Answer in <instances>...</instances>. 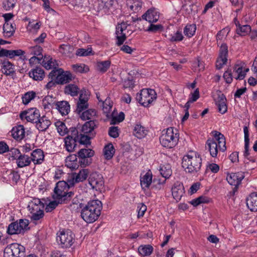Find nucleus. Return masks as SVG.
Wrapping results in <instances>:
<instances>
[{
    "instance_id": "f257e3e1",
    "label": "nucleus",
    "mask_w": 257,
    "mask_h": 257,
    "mask_svg": "<svg viewBox=\"0 0 257 257\" xmlns=\"http://www.w3.org/2000/svg\"><path fill=\"white\" fill-rule=\"evenodd\" d=\"M102 208V205L100 201L91 200L81 209V216L86 223H93L100 216Z\"/></svg>"
},
{
    "instance_id": "f03ea898",
    "label": "nucleus",
    "mask_w": 257,
    "mask_h": 257,
    "mask_svg": "<svg viewBox=\"0 0 257 257\" xmlns=\"http://www.w3.org/2000/svg\"><path fill=\"white\" fill-rule=\"evenodd\" d=\"M182 161V166L186 173L195 175L200 171L202 159L197 153L190 152L184 156Z\"/></svg>"
},
{
    "instance_id": "7ed1b4c3",
    "label": "nucleus",
    "mask_w": 257,
    "mask_h": 257,
    "mask_svg": "<svg viewBox=\"0 0 257 257\" xmlns=\"http://www.w3.org/2000/svg\"><path fill=\"white\" fill-rule=\"evenodd\" d=\"M213 138L209 139L206 142V148L213 158H216L218 151L224 152L226 150L224 136L217 131L212 132Z\"/></svg>"
},
{
    "instance_id": "20e7f679",
    "label": "nucleus",
    "mask_w": 257,
    "mask_h": 257,
    "mask_svg": "<svg viewBox=\"0 0 257 257\" xmlns=\"http://www.w3.org/2000/svg\"><path fill=\"white\" fill-rule=\"evenodd\" d=\"M179 135L177 130L173 127L164 130L160 137V142L162 146L165 148H172L178 143Z\"/></svg>"
},
{
    "instance_id": "39448f33",
    "label": "nucleus",
    "mask_w": 257,
    "mask_h": 257,
    "mask_svg": "<svg viewBox=\"0 0 257 257\" xmlns=\"http://www.w3.org/2000/svg\"><path fill=\"white\" fill-rule=\"evenodd\" d=\"M44 207V204L38 198H34L29 202L28 209L31 214L32 221H38L43 217Z\"/></svg>"
},
{
    "instance_id": "423d86ee",
    "label": "nucleus",
    "mask_w": 257,
    "mask_h": 257,
    "mask_svg": "<svg viewBox=\"0 0 257 257\" xmlns=\"http://www.w3.org/2000/svg\"><path fill=\"white\" fill-rule=\"evenodd\" d=\"M157 98V93L153 89H143L137 94L136 99L145 107L149 106Z\"/></svg>"
},
{
    "instance_id": "0eeeda50",
    "label": "nucleus",
    "mask_w": 257,
    "mask_h": 257,
    "mask_svg": "<svg viewBox=\"0 0 257 257\" xmlns=\"http://www.w3.org/2000/svg\"><path fill=\"white\" fill-rule=\"evenodd\" d=\"M57 235V241L63 248L69 247L74 243V234L70 230L60 231Z\"/></svg>"
},
{
    "instance_id": "6e6552de",
    "label": "nucleus",
    "mask_w": 257,
    "mask_h": 257,
    "mask_svg": "<svg viewBox=\"0 0 257 257\" xmlns=\"http://www.w3.org/2000/svg\"><path fill=\"white\" fill-rule=\"evenodd\" d=\"M29 224L27 219H20L12 222L9 225L7 232L10 235L23 233L28 228Z\"/></svg>"
},
{
    "instance_id": "1a4fd4ad",
    "label": "nucleus",
    "mask_w": 257,
    "mask_h": 257,
    "mask_svg": "<svg viewBox=\"0 0 257 257\" xmlns=\"http://www.w3.org/2000/svg\"><path fill=\"white\" fill-rule=\"evenodd\" d=\"M56 76V82L58 84H63L69 82L73 79V76L69 71H64L62 69L52 70L49 74L52 79Z\"/></svg>"
},
{
    "instance_id": "9d476101",
    "label": "nucleus",
    "mask_w": 257,
    "mask_h": 257,
    "mask_svg": "<svg viewBox=\"0 0 257 257\" xmlns=\"http://www.w3.org/2000/svg\"><path fill=\"white\" fill-rule=\"evenodd\" d=\"M25 248L24 246L14 243L6 247L4 250V257H23L25 254Z\"/></svg>"
},
{
    "instance_id": "9b49d317",
    "label": "nucleus",
    "mask_w": 257,
    "mask_h": 257,
    "mask_svg": "<svg viewBox=\"0 0 257 257\" xmlns=\"http://www.w3.org/2000/svg\"><path fill=\"white\" fill-rule=\"evenodd\" d=\"M78 130L75 128H71V133L65 139V147L69 152L74 151L77 145Z\"/></svg>"
},
{
    "instance_id": "f8f14e48",
    "label": "nucleus",
    "mask_w": 257,
    "mask_h": 257,
    "mask_svg": "<svg viewBox=\"0 0 257 257\" xmlns=\"http://www.w3.org/2000/svg\"><path fill=\"white\" fill-rule=\"evenodd\" d=\"M68 185L65 181H59L54 189L55 198L58 200V203H62L66 201L67 197Z\"/></svg>"
},
{
    "instance_id": "ddd939ff",
    "label": "nucleus",
    "mask_w": 257,
    "mask_h": 257,
    "mask_svg": "<svg viewBox=\"0 0 257 257\" xmlns=\"http://www.w3.org/2000/svg\"><path fill=\"white\" fill-rule=\"evenodd\" d=\"M89 96L88 90L83 89L80 91L79 100L77 103L76 111L78 113H79L88 108Z\"/></svg>"
},
{
    "instance_id": "4468645a",
    "label": "nucleus",
    "mask_w": 257,
    "mask_h": 257,
    "mask_svg": "<svg viewBox=\"0 0 257 257\" xmlns=\"http://www.w3.org/2000/svg\"><path fill=\"white\" fill-rule=\"evenodd\" d=\"M79 158V163L82 167L89 165L91 163V157L93 156L94 152L90 149H81L78 153Z\"/></svg>"
},
{
    "instance_id": "2eb2a0df",
    "label": "nucleus",
    "mask_w": 257,
    "mask_h": 257,
    "mask_svg": "<svg viewBox=\"0 0 257 257\" xmlns=\"http://www.w3.org/2000/svg\"><path fill=\"white\" fill-rule=\"evenodd\" d=\"M89 185L92 189L101 191L104 187V181L102 176L97 173H92L88 179Z\"/></svg>"
},
{
    "instance_id": "dca6fc26",
    "label": "nucleus",
    "mask_w": 257,
    "mask_h": 257,
    "mask_svg": "<svg viewBox=\"0 0 257 257\" xmlns=\"http://www.w3.org/2000/svg\"><path fill=\"white\" fill-rule=\"evenodd\" d=\"M228 47L225 44L221 45L219 51V56L216 62V67L220 69L226 64L227 61Z\"/></svg>"
},
{
    "instance_id": "f3484780",
    "label": "nucleus",
    "mask_w": 257,
    "mask_h": 257,
    "mask_svg": "<svg viewBox=\"0 0 257 257\" xmlns=\"http://www.w3.org/2000/svg\"><path fill=\"white\" fill-rule=\"evenodd\" d=\"M40 116L39 111L36 108H31L20 114V117L22 119H26L28 121L33 123H36Z\"/></svg>"
},
{
    "instance_id": "a211bd4d",
    "label": "nucleus",
    "mask_w": 257,
    "mask_h": 257,
    "mask_svg": "<svg viewBox=\"0 0 257 257\" xmlns=\"http://www.w3.org/2000/svg\"><path fill=\"white\" fill-rule=\"evenodd\" d=\"M128 24L125 22H122L116 27V44L120 46L123 44L126 40V34L124 32L126 30Z\"/></svg>"
},
{
    "instance_id": "6ab92c4d",
    "label": "nucleus",
    "mask_w": 257,
    "mask_h": 257,
    "mask_svg": "<svg viewBox=\"0 0 257 257\" xmlns=\"http://www.w3.org/2000/svg\"><path fill=\"white\" fill-rule=\"evenodd\" d=\"M25 52L21 49L17 50H7L3 48L0 49V57H7L13 59L17 56H20V58L25 60L26 56L24 55Z\"/></svg>"
},
{
    "instance_id": "aec40b11",
    "label": "nucleus",
    "mask_w": 257,
    "mask_h": 257,
    "mask_svg": "<svg viewBox=\"0 0 257 257\" xmlns=\"http://www.w3.org/2000/svg\"><path fill=\"white\" fill-rule=\"evenodd\" d=\"M244 177L243 172L231 173L227 175L226 180L230 185L236 187L240 184Z\"/></svg>"
},
{
    "instance_id": "412c9836",
    "label": "nucleus",
    "mask_w": 257,
    "mask_h": 257,
    "mask_svg": "<svg viewBox=\"0 0 257 257\" xmlns=\"http://www.w3.org/2000/svg\"><path fill=\"white\" fill-rule=\"evenodd\" d=\"M242 63L236 64L233 67V77L236 79L242 80L249 69L243 67Z\"/></svg>"
},
{
    "instance_id": "4be33fe9",
    "label": "nucleus",
    "mask_w": 257,
    "mask_h": 257,
    "mask_svg": "<svg viewBox=\"0 0 257 257\" xmlns=\"http://www.w3.org/2000/svg\"><path fill=\"white\" fill-rule=\"evenodd\" d=\"M184 193V188L182 183L179 182H175L172 188V194L173 198L177 201L181 200Z\"/></svg>"
},
{
    "instance_id": "5701e85b",
    "label": "nucleus",
    "mask_w": 257,
    "mask_h": 257,
    "mask_svg": "<svg viewBox=\"0 0 257 257\" xmlns=\"http://www.w3.org/2000/svg\"><path fill=\"white\" fill-rule=\"evenodd\" d=\"M2 72L9 76H13L15 73L14 65L7 60H4L1 62Z\"/></svg>"
},
{
    "instance_id": "b1692460",
    "label": "nucleus",
    "mask_w": 257,
    "mask_h": 257,
    "mask_svg": "<svg viewBox=\"0 0 257 257\" xmlns=\"http://www.w3.org/2000/svg\"><path fill=\"white\" fill-rule=\"evenodd\" d=\"M88 174L89 171L87 169H82L79 171V173L73 174L69 182L70 185H73L75 183L82 182L87 178Z\"/></svg>"
},
{
    "instance_id": "393cba45",
    "label": "nucleus",
    "mask_w": 257,
    "mask_h": 257,
    "mask_svg": "<svg viewBox=\"0 0 257 257\" xmlns=\"http://www.w3.org/2000/svg\"><path fill=\"white\" fill-rule=\"evenodd\" d=\"M215 102L217 106L218 110L220 113L224 114L227 111L226 99L224 94H218L217 97L215 98Z\"/></svg>"
},
{
    "instance_id": "a878e982",
    "label": "nucleus",
    "mask_w": 257,
    "mask_h": 257,
    "mask_svg": "<svg viewBox=\"0 0 257 257\" xmlns=\"http://www.w3.org/2000/svg\"><path fill=\"white\" fill-rule=\"evenodd\" d=\"M143 19L150 23H156L159 19V13L155 9H150L142 16Z\"/></svg>"
},
{
    "instance_id": "bb28decb",
    "label": "nucleus",
    "mask_w": 257,
    "mask_h": 257,
    "mask_svg": "<svg viewBox=\"0 0 257 257\" xmlns=\"http://www.w3.org/2000/svg\"><path fill=\"white\" fill-rule=\"evenodd\" d=\"M44 152L41 149H36L31 154V159L35 165L41 164L44 160Z\"/></svg>"
},
{
    "instance_id": "cd10ccee",
    "label": "nucleus",
    "mask_w": 257,
    "mask_h": 257,
    "mask_svg": "<svg viewBox=\"0 0 257 257\" xmlns=\"http://www.w3.org/2000/svg\"><path fill=\"white\" fill-rule=\"evenodd\" d=\"M234 22L236 27V32L238 35L240 36H246L251 31V27L248 25H241L237 19H234Z\"/></svg>"
},
{
    "instance_id": "c85d7f7f",
    "label": "nucleus",
    "mask_w": 257,
    "mask_h": 257,
    "mask_svg": "<svg viewBox=\"0 0 257 257\" xmlns=\"http://www.w3.org/2000/svg\"><path fill=\"white\" fill-rule=\"evenodd\" d=\"M11 135L17 141L23 140L25 136V130L24 126L19 125L14 127L11 131Z\"/></svg>"
},
{
    "instance_id": "c756f323",
    "label": "nucleus",
    "mask_w": 257,
    "mask_h": 257,
    "mask_svg": "<svg viewBox=\"0 0 257 257\" xmlns=\"http://www.w3.org/2000/svg\"><path fill=\"white\" fill-rule=\"evenodd\" d=\"M95 126L96 123L94 120L87 121L82 126L79 132L93 137L94 135L93 131Z\"/></svg>"
},
{
    "instance_id": "7c9ffc66",
    "label": "nucleus",
    "mask_w": 257,
    "mask_h": 257,
    "mask_svg": "<svg viewBox=\"0 0 257 257\" xmlns=\"http://www.w3.org/2000/svg\"><path fill=\"white\" fill-rule=\"evenodd\" d=\"M36 123L37 128L40 131H44L49 127L51 122L48 117L43 115L38 118V121Z\"/></svg>"
},
{
    "instance_id": "2f4dec72",
    "label": "nucleus",
    "mask_w": 257,
    "mask_h": 257,
    "mask_svg": "<svg viewBox=\"0 0 257 257\" xmlns=\"http://www.w3.org/2000/svg\"><path fill=\"white\" fill-rule=\"evenodd\" d=\"M65 165L71 169H76L79 167V163L77 161V156L74 154L70 155L65 159Z\"/></svg>"
},
{
    "instance_id": "473e14b6",
    "label": "nucleus",
    "mask_w": 257,
    "mask_h": 257,
    "mask_svg": "<svg viewBox=\"0 0 257 257\" xmlns=\"http://www.w3.org/2000/svg\"><path fill=\"white\" fill-rule=\"evenodd\" d=\"M246 205L251 211H257V192L250 195L247 199Z\"/></svg>"
},
{
    "instance_id": "72a5a7b5",
    "label": "nucleus",
    "mask_w": 257,
    "mask_h": 257,
    "mask_svg": "<svg viewBox=\"0 0 257 257\" xmlns=\"http://www.w3.org/2000/svg\"><path fill=\"white\" fill-rule=\"evenodd\" d=\"M29 76L35 80H42L44 76V70L40 67H36L31 70L29 73Z\"/></svg>"
},
{
    "instance_id": "f704fd0d",
    "label": "nucleus",
    "mask_w": 257,
    "mask_h": 257,
    "mask_svg": "<svg viewBox=\"0 0 257 257\" xmlns=\"http://www.w3.org/2000/svg\"><path fill=\"white\" fill-rule=\"evenodd\" d=\"M55 106L62 115L67 114L70 111V105L66 101H57Z\"/></svg>"
},
{
    "instance_id": "c9c22d12",
    "label": "nucleus",
    "mask_w": 257,
    "mask_h": 257,
    "mask_svg": "<svg viewBox=\"0 0 257 257\" xmlns=\"http://www.w3.org/2000/svg\"><path fill=\"white\" fill-rule=\"evenodd\" d=\"M32 162V159L30 157L25 154H22L18 160L16 161V164L18 168H24L27 166H29Z\"/></svg>"
},
{
    "instance_id": "e433bc0d",
    "label": "nucleus",
    "mask_w": 257,
    "mask_h": 257,
    "mask_svg": "<svg viewBox=\"0 0 257 257\" xmlns=\"http://www.w3.org/2000/svg\"><path fill=\"white\" fill-rule=\"evenodd\" d=\"M56 100L51 95H47L43 100L42 104L45 109L50 110L56 106Z\"/></svg>"
},
{
    "instance_id": "4c0bfd02",
    "label": "nucleus",
    "mask_w": 257,
    "mask_h": 257,
    "mask_svg": "<svg viewBox=\"0 0 257 257\" xmlns=\"http://www.w3.org/2000/svg\"><path fill=\"white\" fill-rule=\"evenodd\" d=\"M139 253L143 256L150 255L154 250L153 247L150 244L141 245L138 247Z\"/></svg>"
},
{
    "instance_id": "58836bf2",
    "label": "nucleus",
    "mask_w": 257,
    "mask_h": 257,
    "mask_svg": "<svg viewBox=\"0 0 257 257\" xmlns=\"http://www.w3.org/2000/svg\"><path fill=\"white\" fill-rule=\"evenodd\" d=\"M141 185L143 189L148 188L151 185L152 181V174L149 171L146 174L141 178Z\"/></svg>"
},
{
    "instance_id": "ea45409f",
    "label": "nucleus",
    "mask_w": 257,
    "mask_h": 257,
    "mask_svg": "<svg viewBox=\"0 0 257 257\" xmlns=\"http://www.w3.org/2000/svg\"><path fill=\"white\" fill-rule=\"evenodd\" d=\"M147 134V130L145 127L139 123L136 124L134 130V134L136 137L141 139L146 136Z\"/></svg>"
},
{
    "instance_id": "a19ab883",
    "label": "nucleus",
    "mask_w": 257,
    "mask_h": 257,
    "mask_svg": "<svg viewBox=\"0 0 257 257\" xmlns=\"http://www.w3.org/2000/svg\"><path fill=\"white\" fill-rule=\"evenodd\" d=\"M79 88L78 87L73 84H70L66 85L64 89V92L66 94L70 95L72 96H77L79 93Z\"/></svg>"
},
{
    "instance_id": "79ce46f5",
    "label": "nucleus",
    "mask_w": 257,
    "mask_h": 257,
    "mask_svg": "<svg viewBox=\"0 0 257 257\" xmlns=\"http://www.w3.org/2000/svg\"><path fill=\"white\" fill-rule=\"evenodd\" d=\"M115 150L111 144H108L103 149V155L107 160L111 159L114 154Z\"/></svg>"
},
{
    "instance_id": "37998d69",
    "label": "nucleus",
    "mask_w": 257,
    "mask_h": 257,
    "mask_svg": "<svg viewBox=\"0 0 257 257\" xmlns=\"http://www.w3.org/2000/svg\"><path fill=\"white\" fill-rule=\"evenodd\" d=\"M15 31L13 25L9 22H5L3 26V32L5 37H10Z\"/></svg>"
},
{
    "instance_id": "c03bdc74",
    "label": "nucleus",
    "mask_w": 257,
    "mask_h": 257,
    "mask_svg": "<svg viewBox=\"0 0 257 257\" xmlns=\"http://www.w3.org/2000/svg\"><path fill=\"white\" fill-rule=\"evenodd\" d=\"M196 30V25L188 24L184 29V33L186 37L191 38L194 35Z\"/></svg>"
},
{
    "instance_id": "a18cd8bd",
    "label": "nucleus",
    "mask_w": 257,
    "mask_h": 257,
    "mask_svg": "<svg viewBox=\"0 0 257 257\" xmlns=\"http://www.w3.org/2000/svg\"><path fill=\"white\" fill-rule=\"evenodd\" d=\"M159 171L162 177L165 178H169L172 174L171 166L169 164L161 166Z\"/></svg>"
},
{
    "instance_id": "49530a36",
    "label": "nucleus",
    "mask_w": 257,
    "mask_h": 257,
    "mask_svg": "<svg viewBox=\"0 0 257 257\" xmlns=\"http://www.w3.org/2000/svg\"><path fill=\"white\" fill-rule=\"evenodd\" d=\"M111 62L109 60L97 62L96 67L98 71L104 73L106 72L110 66Z\"/></svg>"
},
{
    "instance_id": "de8ad7c7",
    "label": "nucleus",
    "mask_w": 257,
    "mask_h": 257,
    "mask_svg": "<svg viewBox=\"0 0 257 257\" xmlns=\"http://www.w3.org/2000/svg\"><path fill=\"white\" fill-rule=\"evenodd\" d=\"M55 125L60 135L63 136L68 133V130L63 122L57 121L55 122Z\"/></svg>"
},
{
    "instance_id": "09e8293b",
    "label": "nucleus",
    "mask_w": 257,
    "mask_h": 257,
    "mask_svg": "<svg viewBox=\"0 0 257 257\" xmlns=\"http://www.w3.org/2000/svg\"><path fill=\"white\" fill-rule=\"evenodd\" d=\"M92 137L89 135L79 133L78 131L77 142L80 144L88 145L90 144V139Z\"/></svg>"
},
{
    "instance_id": "8fccbe9b",
    "label": "nucleus",
    "mask_w": 257,
    "mask_h": 257,
    "mask_svg": "<svg viewBox=\"0 0 257 257\" xmlns=\"http://www.w3.org/2000/svg\"><path fill=\"white\" fill-rule=\"evenodd\" d=\"M115 2V0H98L99 7L100 9L107 10L110 9Z\"/></svg>"
},
{
    "instance_id": "3c124183",
    "label": "nucleus",
    "mask_w": 257,
    "mask_h": 257,
    "mask_svg": "<svg viewBox=\"0 0 257 257\" xmlns=\"http://www.w3.org/2000/svg\"><path fill=\"white\" fill-rule=\"evenodd\" d=\"M96 115V111L94 109H89L83 112L80 115V118L84 120L91 119Z\"/></svg>"
},
{
    "instance_id": "603ef678",
    "label": "nucleus",
    "mask_w": 257,
    "mask_h": 257,
    "mask_svg": "<svg viewBox=\"0 0 257 257\" xmlns=\"http://www.w3.org/2000/svg\"><path fill=\"white\" fill-rule=\"evenodd\" d=\"M59 52L66 56H70L73 51V48L70 45H61L59 49Z\"/></svg>"
},
{
    "instance_id": "864d4df0",
    "label": "nucleus",
    "mask_w": 257,
    "mask_h": 257,
    "mask_svg": "<svg viewBox=\"0 0 257 257\" xmlns=\"http://www.w3.org/2000/svg\"><path fill=\"white\" fill-rule=\"evenodd\" d=\"M112 106V103L109 98H106L103 102L102 110L107 117L109 116V113L111 110Z\"/></svg>"
},
{
    "instance_id": "5fc2aeb1",
    "label": "nucleus",
    "mask_w": 257,
    "mask_h": 257,
    "mask_svg": "<svg viewBox=\"0 0 257 257\" xmlns=\"http://www.w3.org/2000/svg\"><path fill=\"white\" fill-rule=\"evenodd\" d=\"M36 96V93L34 91H29L26 93L22 97V101L24 104H28Z\"/></svg>"
},
{
    "instance_id": "6e6d98bb",
    "label": "nucleus",
    "mask_w": 257,
    "mask_h": 257,
    "mask_svg": "<svg viewBox=\"0 0 257 257\" xmlns=\"http://www.w3.org/2000/svg\"><path fill=\"white\" fill-rule=\"evenodd\" d=\"M93 54L91 48H88L87 49L80 48L77 49L76 52L77 56L81 57L87 56Z\"/></svg>"
},
{
    "instance_id": "4d7b16f0",
    "label": "nucleus",
    "mask_w": 257,
    "mask_h": 257,
    "mask_svg": "<svg viewBox=\"0 0 257 257\" xmlns=\"http://www.w3.org/2000/svg\"><path fill=\"white\" fill-rule=\"evenodd\" d=\"M72 68L75 71L79 73H86L89 70V67L84 64L73 65Z\"/></svg>"
},
{
    "instance_id": "13d9d810",
    "label": "nucleus",
    "mask_w": 257,
    "mask_h": 257,
    "mask_svg": "<svg viewBox=\"0 0 257 257\" xmlns=\"http://www.w3.org/2000/svg\"><path fill=\"white\" fill-rule=\"evenodd\" d=\"M163 27L161 24H154L150 23L149 27L147 29V31L152 33H157L162 31Z\"/></svg>"
},
{
    "instance_id": "bf43d9fd",
    "label": "nucleus",
    "mask_w": 257,
    "mask_h": 257,
    "mask_svg": "<svg viewBox=\"0 0 257 257\" xmlns=\"http://www.w3.org/2000/svg\"><path fill=\"white\" fill-rule=\"evenodd\" d=\"M17 2V0H6L3 4V8L6 11H10L15 7Z\"/></svg>"
},
{
    "instance_id": "052dcab7",
    "label": "nucleus",
    "mask_w": 257,
    "mask_h": 257,
    "mask_svg": "<svg viewBox=\"0 0 257 257\" xmlns=\"http://www.w3.org/2000/svg\"><path fill=\"white\" fill-rule=\"evenodd\" d=\"M124 119V114L120 112L118 115L113 116L111 119L110 124H115L122 121Z\"/></svg>"
},
{
    "instance_id": "680f3d73",
    "label": "nucleus",
    "mask_w": 257,
    "mask_h": 257,
    "mask_svg": "<svg viewBox=\"0 0 257 257\" xmlns=\"http://www.w3.org/2000/svg\"><path fill=\"white\" fill-rule=\"evenodd\" d=\"M31 54L34 56L43 57L42 54V48L39 46H35L30 48Z\"/></svg>"
},
{
    "instance_id": "e2e57ef3",
    "label": "nucleus",
    "mask_w": 257,
    "mask_h": 257,
    "mask_svg": "<svg viewBox=\"0 0 257 257\" xmlns=\"http://www.w3.org/2000/svg\"><path fill=\"white\" fill-rule=\"evenodd\" d=\"M184 38V36L182 32L177 31L176 33L171 35L170 41L171 42H179L182 41Z\"/></svg>"
},
{
    "instance_id": "0e129e2a",
    "label": "nucleus",
    "mask_w": 257,
    "mask_h": 257,
    "mask_svg": "<svg viewBox=\"0 0 257 257\" xmlns=\"http://www.w3.org/2000/svg\"><path fill=\"white\" fill-rule=\"evenodd\" d=\"M9 154L10 157L12 158V160H16L17 161L18 158H19V157L21 156L22 153L19 149L12 148L10 150Z\"/></svg>"
},
{
    "instance_id": "69168bd1",
    "label": "nucleus",
    "mask_w": 257,
    "mask_h": 257,
    "mask_svg": "<svg viewBox=\"0 0 257 257\" xmlns=\"http://www.w3.org/2000/svg\"><path fill=\"white\" fill-rule=\"evenodd\" d=\"M147 210V206L144 203H139L137 205L138 217H143Z\"/></svg>"
},
{
    "instance_id": "338daca9",
    "label": "nucleus",
    "mask_w": 257,
    "mask_h": 257,
    "mask_svg": "<svg viewBox=\"0 0 257 257\" xmlns=\"http://www.w3.org/2000/svg\"><path fill=\"white\" fill-rule=\"evenodd\" d=\"M43 66L47 70L52 69L54 66V62L52 58H45L42 61Z\"/></svg>"
},
{
    "instance_id": "774afa93",
    "label": "nucleus",
    "mask_w": 257,
    "mask_h": 257,
    "mask_svg": "<svg viewBox=\"0 0 257 257\" xmlns=\"http://www.w3.org/2000/svg\"><path fill=\"white\" fill-rule=\"evenodd\" d=\"M223 78L227 83H231L233 77V73L231 72L230 69H228L225 71L223 74Z\"/></svg>"
}]
</instances>
